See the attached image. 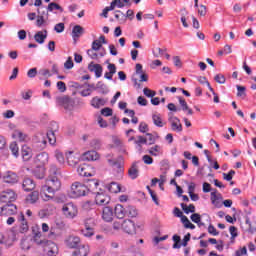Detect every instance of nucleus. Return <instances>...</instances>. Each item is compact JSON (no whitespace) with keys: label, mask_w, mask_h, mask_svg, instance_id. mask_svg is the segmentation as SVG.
Wrapping results in <instances>:
<instances>
[{"label":"nucleus","mask_w":256,"mask_h":256,"mask_svg":"<svg viewBox=\"0 0 256 256\" xmlns=\"http://www.w3.org/2000/svg\"><path fill=\"white\" fill-rule=\"evenodd\" d=\"M33 238L31 236L22 238L20 242V247L23 251H29L33 246V242L38 245V247H42L47 255H51L57 251V244L51 240H47L43 238L41 235V231H39V226L35 225L32 227Z\"/></svg>","instance_id":"f257e3e1"},{"label":"nucleus","mask_w":256,"mask_h":256,"mask_svg":"<svg viewBox=\"0 0 256 256\" xmlns=\"http://www.w3.org/2000/svg\"><path fill=\"white\" fill-rule=\"evenodd\" d=\"M59 175H61L59 168H57L55 164H51L48 170L46 183L40 189V197L44 201H51V199H53V196L47 193L55 195V193L61 189V180H59Z\"/></svg>","instance_id":"f03ea898"},{"label":"nucleus","mask_w":256,"mask_h":256,"mask_svg":"<svg viewBox=\"0 0 256 256\" xmlns=\"http://www.w3.org/2000/svg\"><path fill=\"white\" fill-rule=\"evenodd\" d=\"M29 231V225H15L11 230H7L0 233V245H4L6 249L13 247L15 241H17V235L19 233H27Z\"/></svg>","instance_id":"7ed1b4c3"},{"label":"nucleus","mask_w":256,"mask_h":256,"mask_svg":"<svg viewBox=\"0 0 256 256\" xmlns=\"http://www.w3.org/2000/svg\"><path fill=\"white\" fill-rule=\"evenodd\" d=\"M141 226H135V225H125V226H113V225H105L103 226V231L106 233V235H115V233L119 232L120 229L124 231V233H127L128 235H136L137 229H139Z\"/></svg>","instance_id":"20e7f679"},{"label":"nucleus","mask_w":256,"mask_h":256,"mask_svg":"<svg viewBox=\"0 0 256 256\" xmlns=\"http://www.w3.org/2000/svg\"><path fill=\"white\" fill-rule=\"evenodd\" d=\"M87 193H89V188H87L85 184H81L80 182L72 184L70 195L74 199H77V197H85Z\"/></svg>","instance_id":"39448f33"},{"label":"nucleus","mask_w":256,"mask_h":256,"mask_svg":"<svg viewBox=\"0 0 256 256\" xmlns=\"http://www.w3.org/2000/svg\"><path fill=\"white\" fill-rule=\"evenodd\" d=\"M56 103L60 107H64L66 111H71L75 107V100L67 95L56 97Z\"/></svg>","instance_id":"423d86ee"},{"label":"nucleus","mask_w":256,"mask_h":256,"mask_svg":"<svg viewBox=\"0 0 256 256\" xmlns=\"http://www.w3.org/2000/svg\"><path fill=\"white\" fill-rule=\"evenodd\" d=\"M172 241H174L173 249H181V247H187V244L191 241V233H187L182 242H181V236L175 234L172 237Z\"/></svg>","instance_id":"0eeeda50"},{"label":"nucleus","mask_w":256,"mask_h":256,"mask_svg":"<svg viewBox=\"0 0 256 256\" xmlns=\"http://www.w3.org/2000/svg\"><path fill=\"white\" fill-rule=\"evenodd\" d=\"M64 243L68 249H78V247H81V238L71 234L65 238Z\"/></svg>","instance_id":"6e6552de"},{"label":"nucleus","mask_w":256,"mask_h":256,"mask_svg":"<svg viewBox=\"0 0 256 256\" xmlns=\"http://www.w3.org/2000/svg\"><path fill=\"white\" fill-rule=\"evenodd\" d=\"M168 121L171 125L172 131H175L176 133H181L183 131V124H181V120L174 116L172 112L168 113Z\"/></svg>","instance_id":"1a4fd4ad"},{"label":"nucleus","mask_w":256,"mask_h":256,"mask_svg":"<svg viewBox=\"0 0 256 256\" xmlns=\"http://www.w3.org/2000/svg\"><path fill=\"white\" fill-rule=\"evenodd\" d=\"M62 211L68 219H73L77 217V206L72 202L64 204L62 207Z\"/></svg>","instance_id":"9d476101"},{"label":"nucleus","mask_w":256,"mask_h":256,"mask_svg":"<svg viewBox=\"0 0 256 256\" xmlns=\"http://www.w3.org/2000/svg\"><path fill=\"white\" fill-rule=\"evenodd\" d=\"M0 200L2 203H13L17 200V194L13 190H6L1 193Z\"/></svg>","instance_id":"9b49d317"},{"label":"nucleus","mask_w":256,"mask_h":256,"mask_svg":"<svg viewBox=\"0 0 256 256\" xmlns=\"http://www.w3.org/2000/svg\"><path fill=\"white\" fill-rule=\"evenodd\" d=\"M94 195H96L95 197L96 205H100L102 207L105 205H109L111 201V197L107 196V194L103 192H94Z\"/></svg>","instance_id":"f8f14e48"},{"label":"nucleus","mask_w":256,"mask_h":256,"mask_svg":"<svg viewBox=\"0 0 256 256\" xmlns=\"http://www.w3.org/2000/svg\"><path fill=\"white\" fill-rule=\"evenodd\" d=\"M51 125L54 128L47 131L46 137H47L50 145H55V143H57V137L55 136V131H57V129H59V125L57 124V122H52Z\"/></svg>","instance_id":"ddd939ff"},{"label":"nucleus","mask_w":256,"mask_h":256,"mask_svg":"<svg viewBox=\"0 0 256 256\" xmlns=\"http://www.w3.org/2000/svg\"><path fill=\"white\" fill-rule=\"evenodd\" d=\"M71 256H87L89 255L91 249L87 244H81L78 248H74Z\"/></svg>","instance_id":"4468645a"},{"label":"nucleus","mask_w":256,"mask_h":256,"mask_svg":"<svg viewBox=\"0 0 256 256\" xmlns=\"http://www.w3.org/2000/svg\"><path fill=\"white\" fill-rule=\"evenodd\" d=\"M49 162V154L47 152H41L36 155L35 163L38 167H43Z\"/></svg>","instance_id":"2eb2a0df"},{"label":"nucleus","mask_w":256,"mask_h":256,"mask_svg":"<svg viewBox=\"0 0 256 256\" xmlns=\"http://www.w3.org/2000/svg\"><path fill=\"white\" fill-rule=\"evenodd\" d=\"M2 215H15L17 213V206L13 202L6 203L1 207Z\"/></svg>","instance_id":"dca6fc26"},{"label":"nucleus","mask_w":256,"mask_h":256,"mask_svg":"<svg viewBox=\"0 0 256 256\" xmlns=\"http://www.w3.org/2000/svg\"><path fill=\"white\" fill-rule=\"evenodd\" d=\"M91 169V166L82 164L78 167L77 171L81 177H93V171Z\"/></svg>","instance_id":"f3484780"},{"label":"nucleus","mask_w":256,"mask_h":256,"mask_svg":"<svg viewBox=\"0 0 256 256\" xmlns=\"http://www.w3.org/2000/svg\"><path fill=\"white\" fill-rule=\"evenodd\" d=\"M32 143H33V148L36 151H43V149L47 147V139L45 138V136H40V142H37V138H33Z\"/></svg>","instance_id":"a211bd4d"},{"label":"nucleus","mask_w":256,"mask_h":256,"mask_svg":"<svg viewBox=\"0 0 256 256\" xmlns=\"http://www.w3.org/2000/svg\"><path fill=\"white\" fill-rule=\"evenodd\" d=\"M88 70L91 73H95V77H97V79H99V77H101L103 75V66H101V64H95V63L91 62L88 65Z\"/></svg>","instance_id":"6ab92c4d"},{"label":"nucleus","mask_w":256,"mask_h":256,"mask_svg":"<svg viewBox=\"0 0 256 256\" xmlns=\"http://www.w3.org/2000/svg\"><path fill=\"white\" fill-rule=\"evenodd\" d=\"M36 187L35 181L29 177L24 178L23 182H22V189H24V191L29 192V191H33Z\"/></svg>","instance_id":"aec40b11"},{"label":"nucleus","mask_w":256,"mask_h":256,"mask_svg":"<svg viewBox=\"0 0 256 256\" xmlns=\"http://www.w3.org/2000/svg\"><path fill=\"white\" fill-rule=\"evenodd\" d=\"M102 219L106 221V223H111L113 221V208L106 206L102 211Z\"/></svg>","instance_id":"412c9836"},{"label":"nucleus","mask_w":256,"mask_h":256,"mask_svg":"<svg viewBox=\"0 0 256 256\" xmlns=\"http://www.w3.org/2000/svg\"><path fill=\"white\" fill-rule=\"evenodd\" d=\"M223 199V196L221 194L217 195V189H215L213 192H211V201L212 204L215 205L218 209H221V207H223V204L221 203V201H219Z\"/></svg>","instance_id":"4be33fe9"},{"label":"nucleus","mask_w":256,"mask_h":256,"mask_svg":"<svg viewBox=\"0 0 256 256\" xmlns=\"http://www.w3.org/2000/svg\"><path fill=\"white\" fill-rule=\"evenodd\" d=\"M4 182L5 183H10V184L18 183L19 182V176L15 172L9 171L4 176Z\"/></svg>","instance_id":"5701e85b"},{"label":"nucleus","mask_w":256,"mask_h":256,"mask_svg":"<svg viewBox=\"0 0 256 256\" xmlns=\"http://www.w3.org/2000/svg\"><path fill=\"white\" fill-rule=\"evenodd\" d=\"M47 29H44L42 31H38L35 35H34V40L36 41V43H39L40 45H43V43H45V39H47Z\"/></svg>","instance_id":"b1692460"},{"label":"nucleus","mask_w":256,"mask_h":256,"mask_svg":"<svg viewBox=\"0 0 256 256\" xmlns=\"http://www.w3.org/2000/svg\"><path fill=\"white\" fill-rule=\"evenodd\" d=\"M114 214H115V217H117V219H125V215H127V212L123 207V205L116 204L114 208Z\"/></svg>","instance_id":"393cba45"},{"label":"nucleus","mask_w":256,"mask_h":256,"mask_svg":"<svg viewBox=\"0 0 256 256\" xmlns=\"http://www.w3.org/2000/svg\"><path fill=\"white\" fill-rule=\"evenodd\" d=\"M128 176L130 179L135 180L139 177V166H137V162H134L128 170Z\"/></svg>","instance_id":"a878e982"},{"label":"nucleus","mask_w":256,"mask_h":256,"mask_svg":"<svg viewBox=\"0 0 256 256\" xmlns=\"http://www.w3.org/2000/svg\"><path fill=\"white\" fill-rule=\"evenodd\" d=\"M86 161H97L99 159V153L96 150H90L83 154Z\"/></svg>","instance_id":"bb28decb"},{"label":"nucleus","mask_w":256,"mask_h":256,"mask_svg":"<svg viewBox=\"0 0 256 256\" xmlns=\"http://www.w3.org/2000/svg\"><path fill=\"white\" fill-rule=\"evenodd\" d=\"M86 183H87L86 187H87L88 191H93V193H97V191H95V190L99 187V180L87 179Z\"/></svg>","instance_id":"cd10ccee"},{"label":"nucleus","mask_w":256,"mask_h":256,"mask_svg":"<svg viewBox=\"0 0 256 256\" xmlns=\"http://www.w3.org/2000/svg\"><path fill=\"white\" fill-rule=\"evenodd\" d=\"M22 159L24 161H29L31 157H33V150L29 148L28 146H23L21 150Z\"/></svg>","instance_id":"c85d7f7f"},{"label":"nucleus","mask_w":256,"mask_h":256,"mask_svg":"<svg viewBox=\"0 0 256 256\" xmlns=\"http://www.w3.org/2000/svg\"><path fill=\"white\" fill-rule=\"evenodd\" d=\"M115 13H121V23H125V21H127V17L128 19H130V21L133 20V17L135 15L133 10L131 9L127 10L126 15L125 13L121 12V10H116Z\"/></svg>","instance_id":"c756f323"},{"label":"nucleus","mask_w":256,"mask_h":256,"mask_svg":"<svg viewBox=\"0 0 256 256\" xmlns=\"http://www.w3.org/2000/svg\"><path fill=\"white\" fill-rule=\"evenodd\" d=\"M106 189H108L110 193H121V185L117 182H111L106 185Z\"/></svg>","instance_id":"7c9ffc66"},{"label":"nucleus","mask_w":256,"mask_h":256,"mask_svg":"<svg viewBox=\"0 0 256 256\" xmlns=\"http://www.w3.org/2000/svg\"><path fill=\"white\" fill-rule=\"evenodd\" d=\"M114 7L118 9H123V7H131V0H113Z\"/></svg>","instance_id":"2f4dec72"},{"label":"nucleus","mask_w":256,"mask_h":256,"mask_svg":"<svg viewBox=\"0 0 256 256\" xmlns=\"http://www.w3.org/2000/svg\"><path fill=\"white\" fill-rule=\"evenodd\" d=\"M46 11H49V13H53V11H59L60 13H63L64 9L61 7V5L55 2H50L46 8Z\"/></svg>","instance_id":"473e14b6"},{"label":"nucleus","mask_w":256,"mask_h":256,"mask_svg":"<svg viewBox=\"0 0 256 256\" xmlns=\"http://www.w3.org/2000/svg\"><path fill=\"white\" fill-rule=\"evenodd\" d=\"M83 33H85V29L81 25H76L72 29V37L74 39L81 37V35H83Z\"/></svg>","instance_id":"72a5a7b5"},{"label":"nucleus","mask_w":256,"mask_h":256,"mask_svg":"<svg viewBox=\"0 0 256 256\" xmlns=\"http://www.w3.org/2000/svg\"><path fill=\"white\" fill-rule=\"evenodd\" d=\"M91 105L92 107H94L95 109H99L100 107L105 106V99L103 98H99V97H94L91 100Z\"/></svg>","instance_id":"f704fd0d"},{"label":"nucleus","mask_w":256,"mask_h":256,"mask_svg":"<svg viewBox=\"0 0 256 256\" xmlns=\"http://www.w3.org/2000/svg\"><path fill=\"white\" fill-rule=\"evenodd\" d=\"M28 203H31L34 205V203H37L39 201V191H32L26 198Z\"/></svg>","instance_id":"c9c22d12"},{"label":"nucleus","mask_w":256,"mask_h":256,"mask_svg":"<svg viewBox=\"0 0 256 256\" xmlns=\"http://www.w3.org/2000/svg\"><path fill=\"white\" fill-rule=\"evenodd\" d=\"M33 175L36 179H44L45 178V168L38 166L33 170Z\"/></svg>","instance_id":"e433bc0d"},{"label":"nucleus","mask_w":256,"mask_h":256,"mask_svg":"<svg viewBox=\"0 0 256 256\" xmlns=\"http://www.w3.org/2000/svg\"><path fill=\"white\" fill-rule=\"evenodd\" d=\"M99 90V93H101V95H107V93H109V88H107V85H105V83H103L102 81L97 82L96 84V90Z\"/></svg>","instance_id":"4c0bfd02"},{"label":"nucleus","mask_w":256,"mask_h":256,"mask_svg":"<svg viewBox=\"0 0 256 256\" xmlns=\"http://www.w3.org/2000/svg\"><path fill=\"white\" fill-rule=\"evenodd\" d=\"M152 121L156 127H163L165 125L161 119V114H153Z\"/></svg>","instance_id":"58836bf2"},{"label":"nucleus","mask_w":256,"mask_h":256,"mask_svg":"<svg viewBox=\"0 0 256 256\" xmlns=\"http://www.w3.org/2000/svg\"><path fill=\"white\" fill-rule=\"evenodd\" d=\"M181 207L184 213H186V215H189V213H195V205L193 204L187 206V204L181 203Z\"/></svg>","instance_id":"ea45409f"},{"label":"nucleus","mask_w":256,"mask_h":256,"mask_svg":"<svg viewBox=\"0 0 256 256\" xmlns=\"http://www.w3.org/2000/svg\"><path fill=\"white\" fill-rule=\"evenodd\" d=\"M115 4L113 2L110 3V6H107L103 9L102 13H101V17H105V19H107L108 15H109V11H114L115 10Z\"/></svg>","instance_id":"a19ab883"},{"label":"nucleus","mask_w":256,"mask_h":256,"mask_svg":"<svg viewBox=\"0 0 256 256\" xmlns=\"http://www.w3.org/2000/svg\"><path fill=\"white\" fill-rule=\"evenodd\" d=\"M81 233L84 237H93V235H95V231L90 226H86L85 229H82Z\"/></svg>","instance_id":"79ce46f5"},{"label":"nucleus","mask_w":256,"mask_h":256,"mask_svg":"<svg viewBox=\"0 0 256 256\" xmlns=\"http://www.w3.org/2000/svg\"><path fill=\"white\" fill-rule=\"evenodd\" d=\"M126 215H128V217H137L138 212H137V208H135V206H128L126 208Z\"/></svg>","instance_id":"37998d69"},{"label":"nucleus","mask_w":256,"mask_h":256,"mask_svg":"<svg viewBox=\"0 0 256 256\" xmlns=\"http://www.w3.org/2000/svg\"><path fill=\"white\" fill-rule=\"evenodd\" d=\"M200 225H211V216L209 214L200 215Z\"/></svg>","instance_id":"c03bdc74"},{"label":"nucleus","mask_w":256,"mask_h":256,"mask_svg":"<svg viewBox=\"0 0 256 256\" xmlns=\"http://www.w3.org/2000/svg\"><path fill=\"white\" fill-rule=\"evenodd\" d=\"M138 140L134 141V144L137 145V147H139V149H141L143 147V145H147V138L143 137V136H137Z\"/></svg>","instance_id":"a18cd8bd"},{"label":"nucleus","mask_w":256,"mask_h":256,"mask_svg":"<svg viewBox=\"0 0 256 256\" xmlns=\"http://www.w3.org/2000/svg\"><path fill=\"white\" fill-rule=\"evenodd\" d=\"M47 25V19L45 16H37L36 17V27H45Z\"/></svg>","instance_id":"49530a36"},{"label":"nucleus","mask_w":256,"mask_h":256,"mask_svg":"<svg viewBox=\"0 0 256 256\" xmlns=\"http://www.w3.org/2000/svg\"><path fill=\"white\" fill-rule=\"evenodd\" d=\"M160 153H161V146L159 145H155L154 147H151L149 149V154L152 155L153 157L159 156Z\"/></svg>","instance_id":"de8ad7c7"},{"label":"nucleus","mask_w":256,"mask_h":256,"mask_svg":"<svg viewBox=\"0 0 256 256\" xmlns=\"http://www.w3.org/2000/svg\"><path fill=\"white\" fill-rule=\"evenodd\" d=\"M101 140L99 139H93L90 142V147H92V149H94L95 151H99V149H101Z\"/></svg>","instance_id":"09e8293b"},{"label":"nucleus","mask_w":256,"mask_h":256,"mask_svg":"<svg viewBox=\"0 0 256 256\" xmlns=\"http://www.w3.org/2000/svg\"><path fill=\"white\" fill-rule=\"evenodd\" d=\"M10 151L14 157H19V146L17 143L13 142L10 144Z\"/></svg>","instance_id":"8fccbe9b"},{"label":"nucleus","mask_w":256,"mask_h":256,"mask_svg":"<svg viewBox=\"0 0 256 256\" xmlns=\"http://www.w3.org/2000/svg\"><path fill=\"white\" fill-rule=\"evenodd\" d=\"M58 235H61V229L57 226L52 227L49 234L50 239H53V237H58Z\"/></svg>","instance_id":"3c124183"},{"label":"nucleus","mask_w":256,"mask_h":256,"mask_svg":"<svg viewBox=\"0 0 256 256\" xmlns=\"http://www.w3.org/2000/svg\"><path fill=\"white\" fill-rule=\"evenodd\" d=\"M13 137L15 139H18L19 141H25V139H27V136L26 134H24L23 132L19 131V130H16L14 133H13Z\"/></svg>","instance_id":"603ef678"},{"label":"nucleus","mask_w":256,"mask_h":256,"mask_svg":"<svg viewBox=\"0 0 256 256\" xmlns=\"http://www.w3.org/2000/svg\"><path fill=\"white\" fill-rule=\"evenodd\" d=\"M214 81H216V83H219V85H225V81H227V79L225 78V75L217 74L214 77Z\"/></svg>","instance_id":"864d4df0"},{"label":"nucleus","mask_w":256,"mask_h":256,"mask_svg":"<svg viewBox=\"0 0 256 256\" xmlns=\"http://www.w3.org/2000/svg\"><path fill=\"white\" fill-rule=\"evenodd\" d=\"M57 89L60 93H65L67 91V85L63 81L57 82Z\"/></svg>","instance_id":"5fc2aeb1"},{"label":"nucleus","mask_w":256,"mask_h":256,"mask_svg":"<svg viewBox=\"0 0 256 256\" xmlns=\"http://www.w3.org/2000/svg\"><path fill=\"white\" fill-rule=\"evenodd\" d=\"M191 221L193 223H196V225H201V215L197 213L192 214Z\"/></svg>","instance_id":"6e6d98bb"},{"label":"nucleus","mask_w":256,"mask_h":256,"mask_svg":"<svg viewBox=\"0 0 256 256\" xmlns=\"http://www.w3.org/2000/svg\"><path fill=\"white\" fill-rule=\"evenodd\" d=\"M101 115L104 117H111L113 115V109L106 107L101 110Z\"/></svg>","instance_id":"4d7b16f0"},{"label":"nucleus","mask_w":256,"mask_h":256,"mask_svg":"<svg viewBox=\"0 0 256 256\" xmlns=\"http://www.w3.org/2000/svg\"><path fill=\"white\" fill-rule=\"evenodd\" d=\"M54 31H56V33H63V31H65V23L60 22L56 24L54 26Z\"/></svg>","instance_id":"13d9d810"},{"label":"nucleus","mask_w":256,"mask_h":256,"mask_svg":"<svg viewBox=\"0 0 256 256\" xmlns=\"http://www.w3.org/2000/svg\"><path fill=\"white\" fill-rule=\"evenodd\" d=\"M179 104L182 107V111H187L189 109V105H187V101L181 96L178 97Z\"/></svg>","instance_id":"bf43d9fd"},{"label":"nucleus","mask_w":256,"mask_h":256,"mask_svg":"<svg viewBox=\"0 0 256 256\" xmlns=\"http://www.w3.org/2000/svg\"><path fill=\"white\" fill-rule=\"evenodd\" d=\"M74 63H73V58H71V56L68 57V59L66 60V62L64 63V69H71L72 67H74Z\"/></svg>","instance_id":"052dcab7"},{"label":"nucleus","mask_w":256,"mask_h":256,"mask_svg":"<svg viewBox=\"0 0 256 256\" xmlns=\"http://www.w3.org/2000/svg\"><path fill=\"white\" fill-rule=\"evenodd\" d=\"M101 47H103V44H101V41L94 40L92 42V49H93V51H99V49H101Z\"/></svg>","instance_id":"680f3d73"},{"label":"nucleus","mask_w":256,"mask_h":256,"mask_svg":"<svg viewBox=\"0 0 256 256\" xmlns=\"http://www.w3.org/2000/svg\"><path fill=\"white\" fill-rule=\"evenodd\" d=\"M237 88V97H243V95H246L245 94V91L247 90V88H245V86H240V85H237L236 86Z\"/></svg>","instance_id":"e2e57ef3"},{"label":"nucleus","mask_w":256,"mask_h":256,"mask_svg":"<svg viewBox=\"0 0 256 256\" xmlns=\"http://www.w3.org/2000/svg\"><path fill=\"white\" fill-rule=\"evenodd\" d=\"M138 129L140 133H147V131H149V125L145 122H141Z\"/></svg>","instance_id":"0e129e2a"},{"label":"nucleus","mask_w":256,"mask_h":256,"mask_svg":"<svg viewBox=\"0 0 256 256\" xmlns=\"http://www.w3.org/2000/svg\"><path fill=\"white\" fill-rule=\"evenodd\" d=\"M97 223V219L95 217H88L84 220V225H95Z\"/></svg>","instance_id":"69168bd1"},{"label":"nucleus","mask_w":256,"mask_h":256,"mask_svg":"<svg viewBox=\"0 0 256 256\" xmlns=\"http://www.w3.org/2000/svg\"><path fill=\"white\" fill-rule=\"evenodd\" d=\"M143 93L146 97H153L154 95H157V93L149 88H144Z\"/></svg>","instance_id":"338daca9"},{"label":"nucleus","mask_w":256,"mask_h":256,"mask_svg":"<svg viewBox=\"0 0 256 256\" xmlns=\"http://www.w3.org/2000/svg\"><path fill=\"white\" fill-rule=\"evenodd\" d=\"M27 75L30 79L37 77V68H32L28 70Z\"/></svg>","instance_id":"774afa93"}]
</instances>
